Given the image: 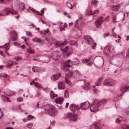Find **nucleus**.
<instances>
[{
    "label": "nucleus",
    "mask_w": 129,
    "mask_h": 129,
    "mask_svg": "<svg viewBox=\"0 0 129 129\" xmlns=\"http://www.w3.org/2000/svg\"><path fill=\"white\" fill-rule=\"evenodd\" d=\"M69 109L72 111H73L78 110L79 108L77 106L74 104H72L70 105Z\"/></svg>",
    "instance_id": "obj_16"
},
{
    "label": "nucleus",
    "mask_w": 129,
    "mask_h": 129,
    "mask_svg": "<svg viewBox=\"0 0 129 129\" xmlns=\"http://www.w3.org/2000/svg\"><path fill=\"white\" fill-rule=\"evenodd\" d=\"M15 93V92L13 91L10 90H9L8 92L6 94L8 95L11 96L13 95Z\"/></svg>",
    "instance_id": "obj_33"
},
{
    "label": "nucleus",
    "mask_w": 129,
    "mask_h": 129,
    "mask_svg": "<svg viewBox=\"0 0 129 129\" xmlns=\"http://www.w3.org/2000/svg\"><path fill=\"white\" fill-rule=\"evenodd\" d=\"M84 24V23L82 22L80 19L77 20L75 23V26L76 27H78L79 26H83Z\"/></svg>",
    "instance_id": "obj_17"
},
{
    "label": "nucleus",
    "mask_w": 129,
    "mask_h": 129,
    "mask_svg": "<svg viewBox=\"0 0 129 129\" xmlns=\"http://www.w3.org/2000/svg\"><path fill=\"white\" fill-rule=\"evenodd\" d=\"M67 43V42L66 40L63 42H61L59 41H56L55 43V44L56 47H60L62 45H66Z\"/></svg>",
    "instance_id": "obj_15"
},
{
    "label": "nucleus",
    "mask_w": 129,
    "mask_h": 129,
    "mask_svg": "<svg viewBox=\"0 0 129 129\" xmlns=\"http://www.w3.org/2000/svg\"><path fill=\"white\" fill-rule=\"evenodd\" d=\"M99 103L98 101L97 100H95L93 101V103L91 104L90 107V110L91 112L94 111L91 110L92 108L95 111H97L98 110V107L99 106Z\"/></svg>",
    "instance_id": "obj_4"
},
{
    "label": "nucleus",
    "mask_w": 129,
    "mask_h": 129,
    "mask_svg": "<svg viewBox=\"0 0 129 129\" xmlns=\"http://www.w3.org/2000/svg\"><path fill=\"white\" fill-rule=\"evenodd\" d=\"M60 50L63 52L62 56L64 57H68L72 53L73 51L72 48L68 46H66L63 48H60Z\"/></svg>",
    "instance_id": "obj_3"
},
{
    "label": "nucleus",
    "mask_w": 129,
    "mask_h": 129,
    "mask_svg": "<svg viewBox=\"0 0 129 129\" xmlns=\"http://www.w3.org/2000/svg\"><path fill=\"white\" fill-rule=\"evenodd\" d=\"M69 43V44L71 45H77V42L76 41H70Z\"/></svg>",
    "instance_id": "obj_32"
},
{
    "label": "nucleus",
    "mask_w": 129,
    "mask_h": 129,
    "mask_svg": "<svg viewBox=\"0 0 129 129\" xmlns=\"http://www.w3.org/2000/svg\"><path fill=\"white\" fill-rule=\"evenodd\" d=\"M98 12H99V11H98V10H94V11H93L92 12L93 14H97V13H98Z\"/></svg>",
    "instance_id": "obj_54"
},
{
    "label": "nucleus",
    "mask_w": 129,
    "mask_h": 129,
    "mask_svg": "<svg viewBox=\"0 0 129 129\" xmlns=\"http://www.w3.org/2000/svg\"><path fill=\"white\" fill-rule=\"evenodd\" d=\"M106 100L105 99H103L101 101V102L103 104H104L106 102Z\"/></svg>",
    "instance_id": "obj_57"
},
{
    "label": "nucleus",
    "mask_w": 129,
    "mask_h": 129,
    "mask_svg": "<svg viewBox=\"0 0 129 129\" xmlns=\"http://www.w3.org/2000/svg\"><path fill=\"white\" fill-rule=\"evenodd\" d=\"M11 38L12 40L13 41L16 40L17 38V36H15V37H14L12 35H11Z\"/></svg>",
    "instance_id": "obj_35"
},
{
    "label": "nucleus",
    "mask_w": 129,
    "mask_h": 129,
    "mask_svg": "<svg viewBox=\"0 0 129 129\" xmlns=\"http://www.w3.org/2000/svg\"><path fill=\"white\" fill-rule=\"evenodd\" d=\"M126 57V58H128L129 57V48L127 50Z\"/></svg>",
    "instance_id": "obj_48"
},
{
    "label": "nucleus",
    "mask_w": 129,
    "mask_h": 129,
    "mask_svg": "<svg viewBox=\"0 0 129 129\" xmlns=\"http://www.w3.org/2000/svg\"><path fill=\"white\" fill-rule=\"evenodd\" d=\"M58 88L59 90L64 89L65 86L64 84L61 82H59L58 85Z\"/></svg>",
    "instance_id": "obj_20"
},
{
    "label": "nucleus",
    "mask_w": 129,
    "mask_h": 129,
    "mask_svg": "<svg viewBox=\"0 0 129 129\" xmlns=\"http://www.w3.org/2000/svg\"><path fill=\"white\" fill-rule=\"evenodd\" d=\"M35 117L31 115H29L27 116V119L28 120H30L31 119H33Z\"/></svg>",
    "instance_id": "obj_40"
},
{
    "label": "nucleus",
    "mask_w": 129,
    "mask_h": 129,
    "mask_svg": "<svg viewBox=\"0 0 129 129\" xmlns=\"http://www.w3.org/2000/svg\"><path fill=\"white\" fill-rule=\"evenodd\" d=\"M110 34L109 33H105L104 34V35L106 37H107L108 36V35H109Z\"/></svg>",
    "instance_id": "obj_64"
},
{
    "label": "nucleus",
    "mask_w": 129,
    "mask_h": 129,
    "mask_svg": "<svg viewBox=\"0 0 129 129\" xmlns=\"http://www.w3.org/2000/svg\"><path fill=\"white\" fill-rule=\"evenodd\" d=\"M22 120L24 122H26L27 121V120L25 118L23 119Z\"/></svg>",
    "instance_id": "obj_62"
},
{
    "label": "nucleus",
    "mask_w": 129,
    "mask_h": 129,
    "mask_svg": "<svg viewBox=\"0 0 129 129\" xmlns=\"http://www.w3.org/2000/svg\"><path fill=\"white\" fill-rule=\"evenodd\" d=\"M41 42V39L40 38H37V39H36V42L37 43H40Z\"/></svg>",
    "instance_id": "obj_44"
},
{
    "label": "nucleus",
    "mask_w": 129,
    "mask_h": 129,
    "mask_svg": "<svg viewBox=\"0 0 129 129\" xmlns=\"http://www.w3.org/2000/svg\"><path fill=\"white\" fill-rule=\"evenodd\" d=\"M90 126H93L94 129H100L99 126L96 123L91 125H90Z\"/></svg>",
    "instance_id": "obj_34"
},
{
    "label": "nucleus",
    "mask_w": 129,
    "mask_h": 129,
    "mask_svg": "<svg viewBox=\"0 0 129 129\" xmlns=\"http://www.w3.org/2000/svg\"><path fill=\"white\" fill-rule=\"evenodd\" d=\"M81 61L83 63H85L88 66H91L92 63L90 59H82Z\"/></svg>",
    "instance_id": "obj_18"
},
{
    "label": "nucleus",
    "mask_w": 129,
    "mask_h": 129,
    "mask_svg": "<svg viewBox=\"0 0 129 129\" xmlns=\"http://www.w3.org/2000/svg\"><path fill=\"white\" fill-rule=\"evenodd\" d=\"M98 2L97 0H92L91 2V4L93 5L96 4Z\"/></svg>",
    "instance_id": "obj_41"
},
{
    "label": "nucleus",
    "mask_w": 129,
    "mask_h": 129,
    "mask_svg": "<svg viewBox=\"0 0 129 129\" xmlns=\"http://www.w3.org/2000/svg\"><path fill=\"white\" fill-rule=\"evenodd\" d=\"M101 79H98L95 82V84L97 86H98L100 85L101 84Z\"/></svg>",
    "instance_id": "obj_37"
},
{
    "label": "nucleus",
    "mask_w": 129,
    "mask_h": 129,
    "mask_svg": "<svg viewBox=\"0 0 129 129\" xmlns=\"http://www.w3.org/2000/svg\"><path fill=\"white\" fill-rule=\"evenodd\" d=\"M58 56L55 53L54 54V55L51 56V58L52 59L54 60L55 61H57L58 60Z\"/></svg>",
    "instance_id": "obj_24"
},
{
    "label": "nucleus",
    "mask_w": 129,
    "mask_h": 129,
    "mask_svg": "<svg viewBox=\"0 0 129 129\" xmlns=\"http://www.w3.org/2000/svg\"><path fill=\"white\" fill-rule=\"evenodd\" d=\"M35 86L38 89L42 88V85L38 82H37L35 84Z\"/></svg>",
    "instance_id": "obj_30"
},
{
    "label": "nucleus",
    "mask_w": 129,
    "mask_h": 129,
    "mask_svg": "<svg viewBox=\"0 0 129 129\" xmlns=\"http://www.w3.org/2000/svg\"><path fill=\"white\" fill-rule=\"evenodd\" d=\"M89 103L88 102H85L80 104V108L82 110H86L89 107Z\"/></svg>",
    "instance_id": "obj_11"
},
{
    "label": "nucleus",
    "mask_w": 129,
    "mask_h": 129,
    "mask_svg": "<svg viewBox=\"0 0 129 129\" xmlns=\"http://www.w3.org/2000/svg\"><path fill=\"white\" fill-rule=\"evenodd\" d=\"M67 116L71 120L73 121H76L77 118V116L76 114H69Z\"/></svg>",
    "instance_id": "obj_10"
},
{
    "label": "nucleus",
    "mask_w": 129,
    "mask_h": 129,
    "mask_svg": "<svg viewBox=\"0 0 129 129\" xmlns=\"http://www.w3.org/2000/svg\"><path fill=\"white\" fill-rule=\"evenodd\" d=\"M30 10L32 11L34 13V12L35 11V10L34 9L32 8H30Z\"/></svg>",
    "instance_id": "obj_60"
},
{
    "label": "nucleus",
    "mask_w": 129,
    "mask_h": 129,
    "mask_svg": "<svg viewBox=\"0 0 129 129\" xmlns=\"http://www.w3.org/2000/svg\"><path fill=\"white\" fill-rule=\"evenodd\" d=\"M79 31H80V32L79 33V34H78V36L77 37H79L81 34L82 33V32H81V30L80 29L79 30H78Z\"/></svg>",
    "instance_id": "obj_61"
},
{
    "label": "nucleus",
    "mask_w": 129,
    "mask_h": 129,
    "mask_svg": "<svg viewBox=\"0 0 129 129\" xmlns=\"http://www.w3.org/2000/svg\"><path fill=\"white\" fill-rule=\"evenodd\" d=\"M50 95L51 99H52L54 97L56 96H57V94H55L52 91H51L50 94Z\"/></svg>",
    "instance_id": "obj_29"
},
{
    "label": "nucleus",
    "mask_w": 129,
    "mask_h": 129,
    "mask_svg": "<svg viewBox=\"0 0 129 129\" xmlns=\"http://www.w3.org/2000/svg\"><path fill=\"white\" fill-rule=\"evenodd\" d=\"M93 87V91L94 93H95L97 90V89L95 88V86H92Z\"/></svg>",
    "instance_id": "obj_47"
},
{
    "label": "nucleus",
    "mask_w": 129,
    "mask_h": 129,
    "mask_svg": "<svg viewBox=\"0 0 129 129\" xmlns=\"http://www.w3.org/2000/svg\"><path fill=\"white\" fill-rule=\"evenodd\" d=\"M26 126L28 128H31L33 126V124L32 123H28L27 124Z\"/></svg>",
    "instance_id": "obj_43"
},
{
    "label": "nucleus",
    "mask_w": 129,
    "mask_h": 129,
    "mask_svg": "<svg viewBox=\"0 0 129 129\" xmlns=\"http://www.w3.org/2000/svg\"><path fill=\"white\" fill-rule=\"evenodd\" d=\"M11 35H15V36H17V35L15 31H12L11 33Z\"/></svg>",
    "instance_id": "obj_42"
},
{
    "label": "nucleus",
    "mask_w": 129,
    "mask_h": 129,
    "mask_svg": "<svg viewBox=\"0 0 129 129\" xmlns=\"http://www.w3.org/2000/svg\"><path fill=\"white\" fill-rule=\"evenodd\" d=\"M13 45H14L15 46H21L20 44H19L18 43H17L16 42H14L13 43Z\"/></svg>",
    "instance_id": "obj_50"
},
{
    "label": "nucleus",
    "mask_w": 129,
    "mask_h": 129,
    "mask_svg": "<svg viewBox=\"0 0 129 129\" xmlns=\"http://www.w3.org/2000/svg\"><path fill=\"white\" fill-rule=\"evenodd\" d=\"M26 51L27 53L30 54H34L35 53L34 50L30 48L27 49Z\"/></svg>",
    "instance_id": "obj_26"
},
{
    "label": "nucleus",
    "mask_w": 129,
    "mask_h": 129,
    "mask_svg": "<svg viewBox=\"0 0 129 129\" xmlns=\"http://www.w3.org/2000/svg\"><path fill=\"white\" fill-rule=\"evenodd\" d=\"M44 33H48L49 32V30L48 29H47V30L46 31H44Z\"/></svg>",
    "instance_id": "obj_63"
},
{
    "label": "nucleus",
    "mask_w": 129,
    "mask_h": 129,
    "mask_svg": "<svg viewBox=\"0 0 129 129\" xmlns=\"http://www.w3.org/2000/svg\"><path fill=\"white\" fill-rule=\"evenodd\" d=\"M118 6L117 5H112L111 6V9L112 10L114 11H117L118 10L119 8Z\"/></svg>",
    "instance_id": "obj_22"
},
{
    "label": "nucleus",
    "mask_w": 129,
    "mask_h": 129,
    "mask_svg": "<svg viewBox=\"0 0 129 129\" xmlns=\"http://www.w3.org/2000/svg\"><path fill=\"white\" fill-rule=\"evenodd\" d=\"M104 21L103 18L102 17H99L98 19L95 22L96 27H99Z\"/></svg>",
    "instance_id": "obj_8"
},
{
    "label": "nucleus",
    "mask_w": 129,
    "mask_h": 129,
    "mask_svg": "<svg viewBox=\"0 0 129 129\" xmlns=\"http://www.w3.org/2000/svg\"><path fill=\"white\" fill-rule=\"evenodd\" d=\"M64 95L65 97L68 98L69 97V94L68 93L66 90L64 92Z\"/></svg>",
    "instance_id": "obj_38"
},
{
    "label": "nucleus",
    "mask_w": 129,
    "mask_h": 129,
    "mask_svg": "<svg viewBox=\"0 0 129 129\" xmlns=\"http://www.w3.org/2000/svg\"><path fill=\"white\" fill-rule=\"evenodd\" d=\"M87 14L90 15H93L92 12L91 11H89L88 12V13H87Z\"/></svg>",
    "instance_id": "obj_55"
},
{
    "label": "nucleus",
    "mask_w": 129,
    "mask_h": 129,
    "mask_svg": "<svg viewBox=\"0 0 129 129\" xmlns=\"http://www.w3.org/2000/svg\"><path fill=\"white\" fill-rule=\"evenodd\" d=\"M14 64L16 65L17 64V63L14 61L10 60L8 62L7 68L8 69H10L13 66Z\"/></svg>",
    "instance_id": "obj_19"
},
{
    "label": "nucleus",
    "mask_w": 129,
    "mask_h": 129,
    "mask_svg": "<svg viewBox=\"0 0 129 129\" xmlns=\"http://www.w3.org/2000/svg\"><path fill=\"white\" fill-rule=\"evenodd\" d=\"M90 86L89 84H87L85 85L84 87V89L85 90H88L89 89Z\"/></svg>",
    "instance_id": "obj_39"
},
{
    "label": "nucleus",
    "mask_w": 129,
    "mask_h": 129,
    "mask_svg": "<svg viewBox=\"0 0 129 129\" xmlns=\"http://www.w3.org/2000/svg\"><path fill=\"white\" fill-rule=\"evenodd\" d=\"M123 16L122 14L120 15H117L113 18V19L116 22H118L120 21H122L123 19Z\"/></svg>",
    "instance_id": "obj_12"
},
{
    "label": "nucleus",
    "mask_w": 129,
    "mask_h": 129,
    "mask_svg": "<svg viewBox=\"0 0 129 129\" xmlns=\"http://www.w3.org/2000/svg\"><path fill=\"white\" fill-rule=\"evenodd\" d=\"M120 121L119 118H117L116 120V122L117 123H119L120 122Z\"/></svg>",
    "instance_id": "obj_53"
},
{
    "label": "nucleus",
    "mask_w": 129,
    "mask_h": 129,
    "mask_svg": "<svg viewBox=\"0 0 129 129\" xmlns=\"http://www.w3.org/2000/svg\"><path fill=\"white\" fill-rule=\"evenodd\" d=\"M44 9H42L41 11L40 15L42 16L43 14L44 13Z\"/></svg>",
    "instance_id": "obj_52"
},
{
    "label": "nucleus",
    "mask_w": 129,
    "mask_h": 129,
    "mask_svg": "<svg viewBox=\"0 0 129 129\" xmlns=\"http://www.w3.org/2000/svg\"><path fill=\"white\" fill-rule=\"evenodd\" d=\"M60 76V73L54 74L51 77V79L52 80L55 81L58 79Z\"/></svg>",
    "instance_id": "obj_13"
},
{
    "label": "nucleus",
    "mask_w": 129,
    "mask_h": 129,
    "mask_svg": "<svg viewBox=\"0 0 129 129\" xmlns=\"http://www.w3.org/2000/svg\"><path fill=\"white\" fill-rule=\"evenodd\" d=\"M1 47L3 48H6V50L5 51V52L6 54L8 55H9V54L8 52H7V50L9 49V48L8 46H7L6 45V44L4 46H2Z\"/></svg>",
    "instance_id": "obj_25"
},
{
    "label": "nucleus",
    "mask_w": 129,
    "mask_h": 129,
    "mask_svg": "<svg viewBox=\"0 0 129 129\" xmlns=\"http://www.w3.org/2000/svg\"><path fill=\"white\" fill-rule=\"evenodd\" d=\"M93 63L95 66L100 68L103 66L104 62L103 58L100 56H96L94 59Z\"/></svg>",
    "instance_id": "obj_2"
},
{
    "label": "nucleus",
    "mask_w": 129,
    "mask_h": 129,
    "mask_svg": "<svg viewBox=\"0 0 129 129\" xmlns=\"http://www.w3.org/2000/svg\"><path fill=\"white\" fill-rule=\"evenodd\" d=\"M10 12V9L5 8L3 10L0 11V16L8 15Z\"/></svg>",
    "instance_id": "obj_7"
},
{
    "label": "nucleus",
    "mask_w": 129,
    "mask_h": 129,
    "mask_svg": "<svg viewBox=\"0 0 129 129\" xmlns=\"http://www.w3.org/2000/svg\"><path fill=\"white\" fill-rule=\"evenodd\" d=\"M122 129H129V125L127 124H124L121 127Z\"/></svg>",
    "instance_id": "obj_31"
},
{
    "label": "nucleus",
    "mask_w": 129,
    "mask_h": 129,
    "mask_svg": "<svg viewBox=\"0 0 129 129\" xmlns=\"http://www.w3.org/2000/svg\"><path fill=\"white\" fill-rule=\"evenodd\" d=\"M63 98L61 97H58L55 99V102L56 103L58 104L61 103L63 101Z\"/></svg>",
    "instance_id": "obj_21"
},
{
    "label": "nucleus",
    "mask_w": 129,
    "mask_h": 129,
    "mask_svg": "<svg viewBox=\"0 0 129 129\" xmlns=\"http://www.w3.org/2000/svg\"><path fill=\"white\" fill-rule=\"evenodd\" d=\"M23 100L22 98L21 97H19L17 98V101L18 102H21Z\"/></svg>",
    "instance_id": "obj_51"
},
{
    "label": "nucleus",
    "mask_w": 129,
    "mask_h": 129,
    "mask_svg": "<svg viewBox=\"0 0 129 129\" xmlns=\"http://www.w3.org/2000/svg\"><path fill=\"white\" fill-rule=\"evenodd\" d=\"M110 50H112L113 52H114V48L112 47H110Z\"/></svg>",
    "instance_id": "obj_59"
},
{
    "label": "nucleus",
    "mask_w": 129,
    "mask_h": 129,
    "mask_svg": "<svg viewBox=\"0 0 129 129\" xmlns=\"http://www.w3.org/2000/svg\"><path fill=\"white\" fill-rule=\"evenodd\" d=\"M68 78L65 77V80L66 81V83H67L68 84H71V82L68 79Z\"/></svg>",
    "instance_id": "obj_46"
},
{
    "label": "nucleus",
    "mask_w": 129,
    "mask_h": 129,
    "mask_svg": "<svg viewBox=\"0 0 129 129\" xmlns=\"http://www.w3.org/2000/svg\"><path fill=\"white\" fill-rule=\"evenodd\" d=\"M32 70L34 72H37L40 70L39 68L37 67H33L32 68Z\"/></svg>",
    "instance_id": "obj_27"
},
{
    "label": "nucleus",
    "mask_w": 129,
    "mask_h": 129,
    "mask_svg": "<svg viewBox=\"0 0 129 129\" xmlns=\"http://www.w3.org/2000/svg\"><path fill=\"white\" fill-rule=\"evenodd\" d=\"M15 59L16 60H18L21 59V57H15Z\"/></svg>",
    "instance_id": "obj_56"
},
{
    "label": "nucleus",
    "mask_w": 129,
    "mask_h": 129,
    "mask_svg": "<svg viewBox=\"0 0 129 129\" xmlns=\"http://www.w3.org/2000/svg\"><path fill=\"white\" fill-rule=\"evenodd\" d=\"M129 86L125 85V86H122L120 89V93L121 94L120 96H122V94L124 92L128 90L129 89Z\"/></svg>",
    "instance_id": "obj_14"
},
{
    "label": "nucleus",
    "mask_w": 129,
    "mask_h": 129,
    "mask_svg": "<svg viewBox=\"0 0 129 129\" xmlns=\"http://www.w3.org/2000/svg\"><path fill=\"white\" fill-rule=\"evenodd\" d=\"M71 60L70 59L64 61L62 63V66L61 67L62 69L64 70H66L67 69L66 68L71 67V66L69 64Z\"/></svg>",
    "instance_id": "obj_6"
},
{
    "label": "nucleus",
    "mask_w": 129,
    "mask_h": 129,
    "mask_svg": "<svg viewBox=\"0 0 129 129\" xmlns=\"http://www.w3.org/2000/svg\"><path fill=\"white\" fill-rule=\"evenodd\" d=\"M116 83V81L114 80L108 79H106L104 81L103 84L106 86H111L115 84Z\"/></svg>",
    "instance_id": "obj_5"
},
{
    "label": "nucleus",
    "mask_w": 129,
    "mask_h": 129,
    "mask_svg": "<svg viewBox=\"0 0 129 129\" xmlns=\"http://www.w3.org/2000/svg\"><path fill=\"white\" fill-rule=\"evenodd\" d=\"M49 57L48 56H46L45 57L44 59V61L45 62L47 63L49 61Z\"/></svg>",
    "instance_id": "obj_36"
},
{
    "label": "nucleus",
    "mask_w": 129,
    "mask_h": 129,
    "mask_svg": "<svg viewBox=\"0 0 129 129\" xmlns=\"http://www.w3.org/2000/svg\"><path fill=\"white\" fill-rule=\"evenodd\" d=\"M79 63V61L78 60H76V61L73 62V64L74 65H77Z\"/></svg>",
    "instance_id": "obj_45"
},
{
    "label": "nucleus",
    "mask_w": 129,
    "mask_h": 129,
    "mask_svg": "<svg viewBox=\"0 0 129 129\" xmlns=\"http://www.w3.org/2000/svg\"><path fill=\"white\" fill-rule=\"evenodd\" d=\"M110 48L108 47H106L104 48V53L107 55L110 54Z\"/></svg>",
    "instance_id": "obj_23"
},
{
    "label": "nucleus",
    "mask_w": 129,
    "mask_h": 129,
    "mask_svg": "<svg viewBox=\"0 0 129 129\" xmlns=\"http://www.w3.org/2000/svg\"><path fill=\"white\" fill-rule=\"evenodd\" d=\"M34 13L35 14H36L37 15H40V12L38 11L35 10Z\"/></svg>",
    "instance_id": "obj_49"
},
{
    "label": "nucleus",
    "mask_w": 129,
    "mask_h": 129,
    "mask_svg": "<svg viewBox=\"0 0 129 129\" xmlns=\"http://www.w3.org/2000/svg\"><path fill=\"white\" fill-rule=\"evenodd\" d=\"M44 110L46 113L52 116H54L57 114V110L51 104H48L45 106Z\"/></svg>",
    "instance_id": "obj_1"
},
{
    "label": "nucleus",
    "mask_w": 129,
    "mask_h": 129,
    "mask_svg": "<svg viewBox=\"0 0 129 129\" xmlns=\"http://www.w3.org/2000/svg\"><path fill=\"white\" fill-rule=\"evenodd\" d=\"M73 75V73L71 71H70L69 73L66 75V77L70 78Z\"/></svg>",
    "instance_id": "obj_28"
},
{
    "label": "nucleus",
    "mask_w": 129,
    "mask_h": 129,
    "mask_svg": "<svg viewBox=\"0 0 129 129\" xmlns=\"http://www.w3.org/2000/svg\"><path fill=\"white\" fill-rule=\"evenodd\" d=\"M84 37L86 43L90 45H92L93 44V41L90 36L88 35H85Z\"/></svg>",
    "instance_id": "obj_9"
},
{
    "label": "nucleus",
    "mask_w": 129,
    "mask_h": 129,
    "mask_svg": "<svg viewBox=\"0 0 129 129\" xmlns=\"http://www.w3.org/2000/svg\"><path fill=\"white\" fill-rule=\"evenodd\" d=\"M26 34L27 35L29 36H31L32 35H31L30 33L29 32H26Z\"/></svg>",
    "instance_id": "obj_58"
}]
</instances>
